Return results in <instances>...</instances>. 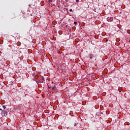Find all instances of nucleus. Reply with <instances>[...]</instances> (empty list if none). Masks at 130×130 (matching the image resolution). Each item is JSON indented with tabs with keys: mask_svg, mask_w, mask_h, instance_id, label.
Instances as JSON below:
<instances>
[{
	"mask_svg": "<svg viewBox=\"0 0 130 130\" xmlns=\"http://www.w3.org/2000/svg\"><path fill=\"white\" fill-rule=\"evenodd\" d=\"M1 114L3 115V116H7V112H6L5 111H2Z\"/></svg>",
	"mask_w": 130,
	"mask_h": 130,
	"instance_id": "1",
	"label": "nucleus"
},
{
	"mask_svg": "<svg viewBox=\"0 0 130 130\" xmlns=\"http://www.w3.org/2000/svg\"><path fill=\"white\" fill-rule=\"evenodd\" d=\"M56 89V86H52V90H55Z\"/></svg>",
	"mask_w": 130,
	"mask_h": 130,
	"instance_id": "2",
	"label": "nucleus"
},
{
	"mask_svg": "<svg viewBox=\"0 0 130 130\" xmlns=\"http://www.w3.org/2000/svg\"><path fill=\"white\" fill-rule=\"evenodd\" d=\"M95 116H99V112H97V113L95 114Z\"/></svg>",
	"mask_w": 130,
	"mask_h": 130,
	"instance_id": "3",
	"label": "nucleus"
},
{
	"mask_svg": "<svg viewBox=\"0 0 130 130\" xmlns=\"http://www.w3.org/2000/svg\"><path fill=\"white\" fill-rule=\"evenodd\" d=\"M3 108H4V109H6V106H3Z\"/></svg>",
	"mask_w": 130,
	"mask_h": 130,
	"instance_id": "4",
	"label": "nucleus"
},
{
	"mask_svg": "<svg viewBox=\"0 0 130 130\" xmlns=\"http://www.w3.org/2000/svg\"><path fill=\"white\" fill-rule=\"evenodd\" d=\"M82 105H85V102H82Z\"/></svg>",
	"mask_w": 130,
	"mask_h": 130,
	"instance_id": "5",
	"label": "nucleus"
},
{
	"mask_svg": "<svg viewBox=\"0 0 130 130\" xmlns=\"http://www.w3.org/2000/svg\"><path fill=\"white\" fill-rule=\"evenodd\" d=\"M77 23H78V22H76V21L74 22L75 25H76V24H77Z\"/></svg>",
	"mask_w": 130,
	"mask_h": 130,
	"instance_id": "6",
	"label": "nucleus"
},
{
	"mask_svg": "<svg viewBox=\"0 0 130 130\" xmlns=\"http://www.w3.org/2000/svg\"><path fill=\"white\" fill-rule=\"evenodd\" d=\"M70 12H73V9H70Z\"/></svg>",
	"mask_w": 130,
	"mask_h": 130,
	"instance_id": "7",
	"label": "nucleus"
},
{
	"mask_svg": "<svg viewBox=\"0 0 130 130\" xmlns=\"http://www.w3.org/2000/svg\"><path fill=\"white\" fill-rule=\"evenodd\" d=\"M79 2V0H76V3H78Z\"/></svg>",
	"mask_w": 130,
	"mask_h": 130,
	"instance_id": "8",
	"label": "nucleus"
},
{
	"mask_svg": "<svg viewBox=\"0 0 130 130\" xmlns=\"http://www.w3.org/2000/svg\"><path fill=\"white\" fill-rule=\"evenodd\" d=\"M42 79V80H44V77H43Z\"/></svg>",
	"mask_w": 130,
	"mask_h": 130,
	"instance_id": "9",
	"label": "nucleus"
},
{
	"mask_svg": "<svg viewBox=\"0 0 130 130\" xmlns=\"http://www.w3.org/2000/svg\"><path fill=\"white\" fill-rule=\"evenodd\" d=\"M92 58V55H90V58Z\"/></svg>",
	"mask_w": 130,
	"mask_h": 130,
	"instance_id": "10",
	"label": "nucleus"
},
{
	"mask_svg": "<svg viewBox=\"0 0 130 130\" xmlns=\"http://www.w3.org/2000/svg\"><path fill=\"white\" fill-rule=\"evenodd\" d=\"M119 92H121V90H119Z\"/></svg>",
	"mask_w": 130,
	"mask_h": 130,
	"instance_id": "11",
	"label": "nucleus"
},
{
	"mask_svg": "<svg viewBox=\"0 0 130 130\" xmlns=\"http://www.w3.org/2000/svg\"><path fill=\"white\" fill-rule=\"evenodd\" d=\"M0 110L2 111L3 110V109H0Z\"/></svg>",
	"mask_w": 130,
	"mask_h": 130,
	"instance_id": "12",
	"label": "nucleus"
},
{
	"mask_svg": "<svg viewBox=\"0 0 130 130\" xmlns=\"http://www.w3.org/2000/svg\"><path fill=\"white\" fill-rule=\"evenodd\" d=\"M76 124H74V126H76Z\"/></svg>",
	"mask_w": 130,
	"mask_h": 130,
	"instance_id": "13",
	"label": "nucleus"
},
{
	"mask_svg": "<svg viewBox=\"0 0 130 130\" xmlns=\"http://www.w3.org/2000/svg\"><path fill=\"white\" fill-rule=\"evenodd\" d=\"M49 89H50V87H49Z\"/></svg>",
	"mask_w": 130,
	"mask_h": 130,
	"instance_id": "14",
	"label": "nucleus"
}]
</instances>
